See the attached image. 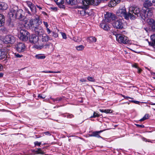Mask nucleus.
Returning <instances> with one entry per match:
<instances>
[{"label": "nucleus", "instance_id": "nucleus-13", "mask_svg": "<svg viewBox=\"0 0 155 155\" xmlns=\"http://www.w3.org/2000/svg\"><path fill=\"white\" fill-rule=\"evenodd\" d=\"M15 48L18 51L21 52L24 51L25 50V46L22 43H19L16 44Z\"/></svg>", "mask_w": 155, "mask_h": 155}, {"label": "nucleus", "instance_id": "nucleus-20", "mask_svg": "<svg viewBox=\"0 0 155 155\" xmlns=\"http://www.w3.org/2000/svg\"><path fill=\"white\" fill-rule=\"evenodd\" d=\"M7 8L8 5L6 3L3 2H0V10H5Z\"/></svg>", "mask_w": 155, "mask_h": 155}, {"label": "nucleus", "instance_id": "nucleus-10", "mask_svg": "<svg viewBox=\"0 0 155 155\" xmlns=\"http://www.w3.org/2000/svg\"><path fill=\"white\" fill-rule=\"evenodd\" d=\"M15 41V37L12 35L6 36L3 39L4 42L6 44H13Z\"/></svg>", "mask_w": 155, "mask_h": 155}, {"label": "nucleus", "instance_id": "nucleus-19", "mask_svg": "<svg viewBox=\"0 0 155 155\" xmlns=\"http://www.w3.org/2000/svg\"><path fill=\"white\" fill-rule=\"evenodd\" d=\"M102 132H103V130L94 132L91 134L90 135V136L91 137H95L97 138H101V137L99 135V134Z\"/></svg>", "mask_w": 155, "mask_h": 155}, {"label": "nucleus", "instance_id": "nucleus-29", "mask_svg": "<svg viewBox=\"0 0 155 155\" xmlns=\"http://www.w3.org/2000/svg\"><path fill=\"white\" fill-rule=\"evenodd\" d=\"M66 2L68 5H73L75 4V0H66Z\"/></svg>", "mask_w": 155, "mask_h": 155}, {"label": "nucleus", "instance_id": "nucleus-1", "mask_svg": "<svg viewBox=\"0 0 155 155\" xmlns=\"http://www.w3.org/2000/svg\"><path fill=\"white\" fill-rule=\"evenodd\" d=\"M145 3H143V7L142 9L140 10L139 8L137 7H131L129 8L128 16L129 18L133 20L136 18V15L140 14V16L142 19L145 20Z\"/></svg>", "mask_w": 155, "mask_h": 155}, {"label": "nucleus", "instance_id": "nucleus-2", "mask_svg": "<svg viewBox=\"0 0 155 155\" xmlns=\"http://www.w3.org/2000/svg\"><path fill=\"white\" fill-rule=\"evenodd\" d=\"M10 16L12 17L15 16L18 19H24L25 17L24 12L21 9L18 10V7L16 6H12L10 7Z\"/></svg>", "mask_w": 155, "mask_h": 155}, {"label": "nucleus", "instance_id": "nucleus-9", "mask_svg": "<svg viewBox=\"0 0 155 155\" xmlns=\"http://www.w3.org/2000/svg\"><path fill=\"white\" fill-rule=\"evenodd\" d=\"M29 40L31 43L34 44V47L37 49L36 46L38 45L39 43L38 37L35 35H31L29 37Z\"/></svg>", "mask_w": 155, "mask_h": 155}, {"label": "nucleus", "instance_id": "nucleus-43", "mask_svg": "<svg viewBox=\"0 0 155 155\" xmlns=\"http://www.w3.org/2000/svg\"><path fill=\"white\" fill-rule=\"evenodd\" d=\"M43 23L44 25L45 26L46 28H48L49 26L47 22L43 21Z\"/></svg>", "mask_w": 155, "mask_h": 155}, {"label": "nucleus", "instance_id": "nucleus-4", "mask_svg": "<svg viewBox=\"0 0 155 155\" xmlns=\"http://www.w3.org/2000/svg\"><path fill=\"white\" fill-rule=\"evenodd\" d=\"M41 23V21L40 20L39 18L37 16V17H36L35 19H32L30 20L28 25L30 28L33 29L36 27Z\"/></svg>", "mask_w": 155, "mask_h": 155}, {"label": "nucleus", "instance_id": "nucleus-32", "mask_svg": "<svg viewBox=\"0 0 155 155\" xmlns=\"http://www.w3.org/2000/svg\"><path fill=\"white\" fill-rule=\"evenodd\" d=\"M42 72L45 73H60V71H42Z\"/></svg>", "mask_w": 155, "mask_h": 155}, {"label": "nucleus", "instance_id": "nucleus-16", "mask_svg": "<svg viewBox=\"0 0 155 155\" xmlns=\"http://www.w3.org/2000/svg\"><path fill=\"white\" fill-rule=\"evenodd\" d=\"M101 2L100 0H89L87 2L88 5H97L100 3Z\"/></svg>", "mask_w": 155, "mask_h": 155}, {"label": "nucleus", "instance_id": "nucleus-5", "mask_svg": "<svg viewBox=\"0 0 155 155\" xmlns=\"http://www.w3.org/2000/svg\"><path fill=\"white\" fill-rule=\"evenodd\" d=\"M28 34L29 33L28 31L24 29H22L20 30L18 37L21 40L26 41L28 40Z\"/></svg>", "mask_w": 155, "mask_h": 155}, {"label": "nucleus", "instance_id": "nucleus-54", "mask_svg": "<svg viewBox=\"0 0 155 155\" xmlns=\"http://www.w3.org/2000/svg\"><path fill=\"white\" fill-rule=\"evenodd\" d=\"M25 10L26 12L28 13V14H31L30 12H29V11H28V10L27 9L25 8Z\"/></svg>", "mask_w": 155, "mask_h": 155}, {"label": "nucleus", "instance_id": "nucleus-38", "mask_svg": "<svg viewBox=\"0 0 155 155\" xmlns=\"http://www.w3.org/2000/svg\"><path fill=\"white\" fill-rule=\"evenodd\" d=\"M132 67L135 68H136L137 69L139 67L138 66V64H137L136 63H134L133 64H132Z\"/></svg>", "mask_w": 155, "mask_h": 155}, {"label": "nucleus", "instance_id": "nucleus-12", "mask_svg": "<svg viewBox=\"0 0 155 155\" xmlns=\"http://www.w3.org/2000/svg\"><path fill=\"white\" fill-rule=\"evenodd\" d=\"M77 4L81 8L83 9L85 8L88 5L87 2L89 0H76Z\"/></svg>", "mask_w": 155, "mask_h": 155}, {"label": "nucleus", "instance_id": "nucleus-58", "mask_svg": "<svg viewBox=\"0 0 155 155\" xmlns=\"http://www.w3.org/2000/svg\"><path fill=\"white\" fill-rule=\"evenodd\" d=\"M152 29L153 30H155V25H153L152 26Z\"/></svg>", "mask_w": 155, "mask_h": 155}, {"label": "nucleus", "instance_id": "nucleus-57", "mask_svg": "<svg viewBox=\"0 0 155 155\" xmlns=\"http://www.w3.org/2000/svg\"><path fill=\"white\" fill-rule=\"evenodd\" d=\"M4 74L2 73H0V78L2 77L3 76Z\"/></svg>", "mask_w": 155, "mask_h": 155}, {"label": "nucleus", "instance_id": "nucleus-31", "mask_svg": "<svg viewBox=\"0 0 155 155\" xmlns=\"http://www.w3.org/2000/svg\"><path fill=\"white\" fill-rule=\"evenodd\" d=\"M147 12V16L150 17L152 15V13L150 10V8H146V12Z\"/></svg>", "mask_w": 155, "mask_h": 155}, {"label": "nucleus", "instance_id": "nucleus-14", "mask_svg": "<svg viewBox=\"0 0 155 155\" xmlns=\"http://www.w3.org/2000/svg\"><path fill=\"white\" fill-rule=\"evenodd\" d=\"M33 29L35 31L36 34L38 35H42L44 33V31L42 28L41 27L38 25L36 27Z\"/></svg>", "mask_w": 155, "mask_h": 155}, {"label": "nucleus", "instance_id": "nucleus-52", "mask_svg": "<svg viewBox=\"0 0 155 155\" xmlns=\"http://www.w3.org/2000/svg\"><path fill=\"white\" fill-rule=\"evenodd\" d=\"M80 81L81 82H84L86 81V80L84 79H81Z\"/></svg>", "mask_w": 155, "mask_h": 155}, {"label": "nucleus", "instance_id": "nucleus-3", "mask_svg": "<svg viewBox=\"0 0 155 155\" xmlns=\"http://www.w3.org/2000/svg\"><path fill=\"white\" fill-rule=\"evenodd\" d=\"M41 40H39V43L38 45H37V49H41L44 47L45 48H49V45H45V43L49 40H51L52 39L46 34H42Z\"/></svg>", "mask_w": 155, "mask_h": 155}, {"label": "nucleus", "instance_id": "nucleus-42", "mask_svg": "<svg viewBox=\"0 0 155 155\" xmlns=\"http://www.w3.org/2000/svg\"><path fill=\"white\" fill-rule=\"evenodd\" d=\"M34 144L35 146H40L41 144V142H38V141H36L34 142Z\"/></svg>", "mask_w": 155, "mask_h": 155}, {"label": "nucleus", "instance_id": "nucleus-37", "mask_svg": "<svg viewBox=\"0 0 155 155\" xmlns=\"http://www.w3.org/2000/svg\"><path fill=\"white\" fill-rule=\"evenodd\" d=\"M112 110L110 109L105 110H104V113H105L107 114L112 113Z\"/></svg>", "mask_w": 155, "mask_h": 155}, {"label": "nucleus", "instance_id": "nucleus-33", "mask_svg": "<svg viewBox=\"0 0 155 155\" xmlns=\"http://www.w3.org/2000/svg\"><path fill=\"white\" fill-rule=\"evenodd\" d=\"M100 117V115L98 114V113H97L96 112H94L93 115L91 117Z\"/></svg>", "mask_w": 155, "mask_h": 155}, {"label": "nucleus", "instance_id": "nucleus-26", "mask_svg": "<svg viewBox=\"0 0 155 155\" xmlns=\"http://www.w3.org/2000/svg\"><path fill=\"white\" fill-rule=\"evenodd\" d=\"M36 6L34 5H33L29 8L33 14H35L36 13L37 11Z\"/></svg>", "mask_w": 155, "mask_h": 155}, {"label": "nucleus", "instance_id": "nucleus-45", "mask_svg": "<svg viewBox=\"0 0 155 155\" xmlns=\"http://www.w3.org/2000/svg\"><path fill=\"white\" fill-rule=\"evenodd\" d=\"M53 36L55 38H56L58 37V35L57 34L54 32L53 33Z\"/></svg>", "mask_w": 155, "mask_h": 155}, {"label": "nucleus", "instance_id": "nucleus-6", "mask_svg": "<svg viewBox=\"0 0 155 155\" xmlns=\"http://www.w3.org/2000/svg\"><path fill=\"white\" fill-rule=\"evenodd\" d=\"M124 20L121 19H118L114 21L113 24V26L117 29H122L125 27V24L126 23H124Z\"/></svg>", "mask_w": 155, "mask_h": 155}, {"label": "nucleus", "instance_id": "nucleus-47", "mask_svg": "<svg viewBox=\"0 0 155 155\" xmlns=\"http://www.w3.org/2000/svg\"><path fill=\"white\" fill-rule=\"evenodd\" d=\"M51 8L55 11H56L57 10V8L56 7H52Z\"/></svg>", "mask_w": 155, "mask_h": 155}, {"label": "nucleus", "instance_id": "nucleus-22", "mask_svg": "<svg viewBox=\"0 0 155 155\" xmlns=\"http://www.w3.org/2000/svg\"><path fill=\"white\" fill-rule=\"evenodd\" d=\"M100 26L101 28L105 30H108L110 28L108 25L104 23H102L100 24Z\"/></svg>", "mask_w": 155, "mask_h": 155}, {"label": "nucleus", "instance_id": "nucleus-61", "mask_svg": "<svg viewBox=\"0 0 155 155\" xmlns=\"http://www.w3.org/2000/svg\"><path fill=\"white\" fill-rule=\"evenodd\" d=\"M99 110H100L101 112H104V110H101V109H100Z\"/></svg>", "mask_w": 155, "mask_h": 155}, {"label": "nucleus", "instance_id": "nucleus-51", "mask_svg": "<svg viewBox=\"0 0 155 155\" xmlns=\"http://www.w3.org/2000/svg\"><path fill=\"white\" fill-rule=\"evenodd\" d=\"M145 120V115H144V117H143V118L140 119L139 121H144Z\"/></svg>", "mask_w": 155, "mask_h": 155}, {"label": "nucleus", "instance_id": "nucleus-46", "mask_svg": "<svg viewBox=\"0 0 155 155\" xmlns=\"http://www.w3.org/2000/svg\"><path fill=\"white\" fill-rule=\"evenodd\" d=\"M46 30L47 31L48 34H49L51 33V31L48 28H46Z\"/></svg>", "mask_w": 155, "mask_h": 155}, {"label": "nucleus", "instance_id": "nucleus-56", "mask_svg": "<svg viewBox=\"0 0 155 155\" xmlns=\"http://www.w3.org/2000/svg\"><path fill=\"white\" fill-rule=\"evenodd\" d=\"M3 66L2 64H0V71H1L3 68Z\"/></svg>", "mask_w": 155, "mask_h": 155}, {"label": "nucleus", "instance_id": "nucleus-21", "mask_svg": "<svg viewBox=\"0 0 155 155\" xmlns=\"http://www.w3.org/2000/svg\"><path fill=\"white\" fill-rule=\"evenodd\" d=\"M147 22L148 24L151 27V28L152 29L153 25H155V21L152 18H148L147 19Z\"/></svg>", "mask_w": 155, "mask_h": 155}, {"label": "nucleus", "instance_id": "nucleus-41", "mask_svg": "<svg viewBox=\"0 0 155 155\" xmlns=\"http://www.w3.org/2000/svg\"><path fill=\"white\" fill-rule=\"evenodd\" d=\"M38 97H40L42 99L46 97V95L44 94H39Z\"/></svg>", "mask_w": 155, "mask_h": 155}, {"label": "nucleus", "instance_id": "nucleus-25", "mask_svg": "<svg viewBox=\"0 0 155 155\" xmlns=\"http://www.w3.org/2000/svg\"><path fill=\"white\" fill-rule=\"evenodd\" d=\"M5 52L4 51L0 50V60H2L5 58Z\"/></svg>", "mask_w": 155, "mask_h": 155}, {"label": "nucleus", "instance_id": "nucleus-11", "mask_svg": "<svg viewBox=\"0 0 155 155\" xmlns=\"http://www.w3.org/2000/svg\"><path fill=\"white\" fill-rule=\"evenodd\" d=\"M104 18L105 21L107 22H110L116 19V17L114 14L108 12H106V14H104Z\"/></svg>", "mask_w": 155, "mask_h": 155}, {"label": "nucleus", "instance_id": "nucleus-39", "mask_svg": "<svg viewBox=\"0 0 155 155\" xmlns=\"http://www.w3.org/2000/svg\"><path fill=\"white\" fill-rule=\"evenodd\" d=\"M61 34L63 38L64 39H66L67 38L66 35L65 33L63 32H61Z\"/></svg>", "mask_w": 155, "mask_h": 155}, {"label": "nucleus", "instance_id": "nucleus-27", "mask_svg": "<svg viewBox=\"0 0 155 155\" xmlns=\"http://www.w3.org/2000/svg\"><path fill=\"white\" fill-rule=\"evenodd\" d=\"M117 4L114 2V0H111L109 3L108 6L110 7H112L115 6Z\"/></svg>", "mask_w": 155, "mask_h": 155}, {"label": "nucleus", "instance_id": "nucleus-44", "mask_svg": "<svg viewBox=\"0 0 155 155\" xmlns=\"http://www.w3.org/2000/svg\"><path fill=\"white\" fill-rule=\"evenodd\" d=\"M15 55L17 58H20L22 56V55H21L18 54H15Z\"/></svg>", "mask_w": 155, "mask_h": 155}, {"label": "nucleus", "instance_id": "nucleus-15", "mask_svg": "<svg viewBox=\"0 0 155 155\" xmlns=\"http://www.w3.org/2000/svg\"><path fill=\"white\" fill-rule=\"evenodd\" d=\"M58 6L60 8L64 9L65 6L64 5V0H54Z\"/></svg>", "mask_w": 155, "mask_h": 155}, {"label": "nucleus", "instance_id": "nucleus-49", "mask_svg": "<svg viewBox=\"0 0 155 155\" xmlns=\"http://www.w3.org/2000/svg\"><path fill=\"white\" fill-rule=\"evenodd\" d=\"M137 127H144V125H139L138 124H135Z\"/></svg>", "mask_w": 155, "mask_h": 155}, {"label": "nucleus", "instance_id": "nucleus-35", "mask_svg": "<svg viewBox=\"0 0 155 155\" xmlns=\"http://www.w3.org/2000/svg\"><path fill=\"white\" fill-rule=\"evenodd\" d=\"M152 4L151 2L149 0H147L146 1V5H147V6H151Z\"/></svg>", "mask_w": 155, "mask_h": 155}, {"label": "nucleus", "instance_id": "nucleus-34", "mask_svg": "<svg viewBox=\"0 0 155 155\" xmlns=\"http://www.w3.org/2000/svg\"><path fill=\"white\" fill-rule=\"evenodd\" d=\"M87 79L88 81L91 82H95V79L93 77H88L87 78Z\"/></svg>", "mask_w": 155, "mask_h": 155}, {"label": "nucleus", "instance_id": "nucleus-53", "mask_svg": "<svg viewBox=\"0 0 155 155\" xmlns=\"http://www.w3.org/2000/svg\"><path fill=\"white\" fill-rule=\"evenodd\" d=\"M137 69H138V73H140L142 71V69L139 68V67Z\"/></svg>", "mask_w": 155, "mask_h": 155}, {"label": "nucleus", "instance_id": "nucleus-8", "mask_svg": "<svg viewBox=\"0 0 155 155\" xmlns=\"http://www.w3.org/2000/svg\"><path fill=\"white\" fill-rule=\"evenodd\" d=\"M117 40L120 43L126 44L128 43V38L123 35L116 34L115 35Z\"/></svg>", "mask_w": 155, "mask_h": 155}, {"label": "nucleus", "instance_id": "nucleus-48", "mask_svg": "<svg viewBox=\"0 0 155 155\" xmlns=\"http://www.w3.org/2000/svg\"><path fill=\"white\" fill-rule=\"evenodd\" d=\"M121 95L123 97H124L125 98H126V99H127V98H130V99H132V98H131L129 97H128V96H125L124 95H123L122 94H121Z\"/></svg>", "mask_w": 155, "mask_h": 155}, {"label": "nucleus", "instance_id": "nucleus-64", "mask_svg": "<svg viewBox=\"0 0 155 155\" xmlns=\"http://www.w3.org/2000/svg\"><path fill=\"white\" fill-rule=\"evenodd\" d=\"M100 0L101 1H107V0Z\"/></svg>", "mask_w": 155, "mask_h": 155}, {"label": "nucleus", "instance_id": "nucleus-63", "mask_svg": "<svg viewBox=\"0 0 155 155\" xmlns=\"http://www.w3.org/2000/svg\"><path fill=\"white\" fill-rule=\"evenodd\" d=\"M42 13L43 14H46V13H45V12H42Z\"/></svg>", "mask_w": 155, "mask_h": 155}, {"label": "nucleus", "instance_id": "nucleus-18", "mask_svg": "<svg viewBox=\"0 0 155 155\" xmlns=\"http://www.w3.org/2000/svg\"><path fill=\"white\" fill-rule=\"evenodd\" d=\"M87 41L89 43L95 42L97 41V38L91 36L87 37Z\"/></svg>", "mask_w": 155, "mask_h": 155}, {"label": "nucleus", "instance_id": "nucleus-40", "mask_svg": "<svg viewBox=\"0 0 155 155\" xmlns=\"http://www.w3.org/2000/svg\"><path fill=\"white\" fill-rule=\"evenodd\" d=\"M26 3L29 8L31 6H32L33 5L32 4L31 2H30L27 1Z\"/></svg>", "mask_w": 155, "mask_h": 155}, {"label": "nucleus", "instance_id": "nucleus-30", "mask_svg": "<svg viewBox=\"0 0 155 155\" xmlns=\"http://www.w3.org/2000/svg\"><path fill=\"white\" fill-rule=\"evenodd\" d=\"M76 49L78 51L83 50L84 48V47L82 45L77 46L75 47Z\"/></svg>", "mask_w": 155, "mask_h": 155}, {"label": "nucleus", "instance_id": "nucleus-17", "mask_svg": "<svg viewBox=\"0 0 155 155\" xmlns=\"http://www.w3.org/2000/svg\"><path fill=\"white\" fill-rule=\"evenodd\" d=\"M152 42H150L148 41L149 45L153 46L155 45V34H153L150 36Z\"/></svg>", "mask_w": 155, "mask_h": 155}, {"label": "nucleus", "instance_id": "nucleus-7", "mask_svg": "<svg viewBox=\"0 0 155 155\" xmlns=\"http://www.w3.org/2000/svg\"><path fill=\"white\" fill-rule=\"evenodd\" d=\"M116 14L119 16L124 17L126 19L129 18L128 13L127 14L126 13V8L124 7L120 8L117 11Z\"/></svg>", "mask_w": 155, "mask_h": 155}, {"label": "nucleus", "instance_id": "nucleus-24", "mask_svg": "<svg viewBox=\"0 0 155 155\" xmlns=\"http://www.w3.org/2000/svg\"><path fill=\"white\" fill-rule=\"evenodd\" d=\"M45 56L44 54H38L36 55L35 56V58L39 59H43L45 58Z\"/></svg>", "mask_w": 155, "mask_h": 155}, {"label": "nucleus", "instance_id": "nucleus-23", "mask_svg": "<svg viewBox=\"0 0 155 155\" xmlns=\"http://www.w3.org/2000/svg\"><path fill=\"white\" fill-rule=\"evenodd\" d=\"M5 16L2 14H0V27L2 26L4 23Z\"/></svg>", "mask_w": 155, "mask_h": 155}, {"label": "nucleus", "instance_id": "nucleus-59", "mask_svg": "<svg viewBox=\"0 0 155 155\" xmlns=\"http://www.w3.org/2000/svg\"><path fill=\"white\" fill-rule=\"evenodd\" d=\"M45 134L46 135H48L49 134V132H45Z\"/></svg>", "mask_w": 155, "mask_h": 155}, {"label": "nucleus", "instance_id": "nucleus-55", "mask_svg": "<svg viewBox=\"0 0 155 155\" xmlns=\"http://www.w3.org/2000/svg\"><path fill=\"white\" fill-rule=\"evenodd\" d=\"M132 102L136 104H138L139 103V101H133Z\"/></svg>", "mask_w": 155, "mask_h": 155}, {"label": "nucleus", "instance_id": "nucleus-50", "mask_svg": "<svg viewBox=\"0 0 155 155\" xmlns=\"http://www.w3.org/2000/svg\"><path fill=\"white\" fill-rule=\"evenodd\" d=\"M36 6L38 8H39V10H40V11H41V10H42L43 9V8L40 6H38V5H36Z\"/></svg>", "mask_w": 155, "mask_h": 155}, {"label": "nucleus", "instance_id": "nucleus-60", "mask_svg": "<svg viewBox=\"0 0 155 155\" xmlns=\"http://www.w3.org/2000/svg\"><path fill=\"white\" fill-rule=\"evenodd\" d=\"M152 2H153V5H155V1L153 0L152 1Z\"/></svg>", "mask_w": 155, "mask_h": 155}, {"label": "nucleus", "instance_id": "nucleus-36", "mask_svg": "<svg viewBox=\"0 0 155 155\" xmlns=\"http://www.w3.org/2000/svg\"><path fill=\"white\" fill-rule=\"evenodd\" d=\"M36 152L38 154H43L44 153V152L41 150L40 148L38 149L36 151Z\"/></svg>", "mask_w": 155, "mask_h": 155}, {"label": "nucleus", "instance_id": "nucleus-28", "mask_svg": "<svg viewBox=\"0 0 155 155\" xmlns=\"http://www.w3.org/2000/svg\"><path fill=\"white\" fill-rule=\"evenodd\" d=\"M73 40L77 42H80L81 41V36H77L73 38Z\"/></svg>", "mask_w": 155, "mask_h": 155}, {"label": "nucleus", "instance_id": "nucleus-62", "mask_svg": "<svg viewBox=\"0 0 155 155\" xmlns=\"http://www.w3.org/2000/svg\"><path fill=\"white\" fill-rule=\"evenodd\" d=\"M149 116L148 115H147V117L146 116V119H147L149 118Z\"/></svg>", "mask_w": 155, "mask_h": 155}]
</instances>
